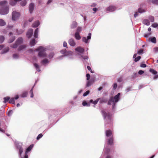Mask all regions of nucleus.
<instances>
[{
	"label": "nucleus",
	"instance_id": "nucleus-60",
	"mask_svg": "<svg viewBox=\"0 0 158 158\" xmlns=\"http://www.w3.org/2000/svg\"><path fill=\"white\" fill-rule=\"evenodd\" d=\"M87 68L89 70L91 73H93L94 72L92 71V70L90 68V67L89 66H87Z\"/></svg>",
	"mask_w": 158,
	"mask_h": 158
},
{
	"label": "nucleus",
	"instance_id": "nucleus-4",
	"mask_svg": "<svg viewBox=\"0 0 158 158\" xmlns=\"http://www.w3.org/2000/svg\"><path fill=\"white\" fill-rule=\"evenodd\" d=\"M118 94H117L114 98H111L110 101L108 102V104L111 105L118 102Z\"/></svg>",
	"mask_w": 158,
	"mask_h": 158
},
{
	"label": "nucleus",
	"instance_id": "nucleus-59",
	"mask_svg": "<svg viewBox=\"0 0 158 158\" xmlns=\"http://www.w3.org/2000/svg\"><path fill=\"white\" fill-rule=\"evenodd\" d=\"M144 73V72L142 70H140L138 72V73L139 75H142Z\"/></svg>",
	"mask_w": 158,
	"mask_h": 158
},
{
	"label": "nucleus",
	"instance_id": "nucleus-26",
	"mask_svg": "<svg viewBox=\"0 0 158 158\" xmlns=\"http://www.w3.org/2000/svg\"><path fill=\"white\" fill-rule=\"evenodd\" d=\"M94 80H87L86 83V86L89 87L94 82Z\"/></svg>",
	"mask_w": 158,
	"mask_h": 158
},
{
	"label": "nucleus",
	"instance_id": "nucleus-36",
	"mask_svg": "<svg viewBox=\"0 0 158 158\" xmlns=\"http://www.w3.org/2000/svg\"><path fill=\"white\" fill-rule=\"evenodd\" d=\"M6 25V23L2 19H0V26H2Z\"/></svg>",
	"mask_w": 158,
	"mask_h": 158
},
{
	"label": "nucleus",
	"instance_id": "nucleus-46",
	"mask_svg": "<svg viewBox=\"0 0 158 158\" xmlns=\"http://www.w3.org/2000/svg\"><path fill=\"white\" fill-rule=\"evenodd\" d=\"M60 52L62 54L65 55L67 52L66 50L65 49H62L60 51Z\"/></svg>",
	"mask_w": 158,
	"mask_h": 158
},
{
	"label": "nucleus",
	"instance_id": "nucleus-24",
	"mask_svg": "<svg viewBox=\"0 0 158 158\" xmlns=\"http://www.w3.org/2000/svg\"><path fill=\"white\" fill-rule=\"evenodd\" d=\"M105 134L106 137L110 136L112 134V132L110 130H106L105 131Z\"/></svg>",
	"mask_w": 158,
	"mask_h": 158
},
{
	"label": "nucleus",
	"instance_id": "nucleus-35",
	"mask_svg": "<svg viewBox=\"0 0 158 158\" xmlns=\"http://www.w3.org/2000/svg\"><path fill=\"white\" fill-rule=\"evenodd\" d=\"M149 40H151V41L154 43H156V39L155 37H153L152 38H149Z\"/></svg>",
	"mask_w": 158,
	"mask_h": 158
},
{
	"label": "nucleus",
	"instance_id": "nucleus-50",
	"mask_svg": "<svg viewBox=\"0 0 158 158\" xmlns=\"http://www.w3.org/2000/svg\"><path fill=\"white\" fill-rule=\"evenodd\" d=\"M138 76V74L137 73H134L132 76V77L133 78H135L136 77H137Z\"/></svg>",
	"mask_w": 158,
	"mask_h": 158
},
{
	"label": "nucleus",
	"instance_id": "nucleus-42",
	"mask_svg": "<svg viewBox=\"0 0 158 158\" xmlns=\"http://www.w3.org/2000/svg\"><path fill=\"white\" fill-rule=\"evenodd\" d=\"M54 55V53L53 52H52L50 53V54L48 55V57L49 59H51L53 57Z\"/></svg>",
	"mask_w": 158,
	"mask_h": 158
},
{
	"label": "nucleus",
	"instance_id": "nucleus-57",
	"mask_svg": "<svg viewBox=\"0 0 158 158\" xmlns=\"http://www.w3.org/2000/svg\"><path fill=\"white\" fill-rule=\"evenodd\" d=\"M86 77H87V80H88L89 79L90 76L89 73H87L86 75Z\"/></svg>",
	"mask_w": 158,
	"mask_h": 158
},
{
	"label": "nucleus",
	"instance_id": "nucleus-56",
	"mask_svg": "<svg viewBox=\"0 0 158 158\" xmlns=\"http://www.w3.org/2000/svg\"><path fill=\"white\" fill-rule=\"evenodd\" d=\"M143 52V49H140L137 52V53L139 54H142Z\"/></svg>",
	"mask_w": 158,
	"mask_h": 158
},
{
	"label": "nucleus",
	"instance_id": "nucleus-33",
	"mask_svg": "<svg viewBox=\"0 0 158 158\" xmlns=\"http://www.w3.org/2000/svg\"><path fill=\"white\" fill-rule=\"evenodd\" d=\"M9 102L10 103L13 104H15V98H14L10 99Z\"/></svg>",
	"mask_w": 158,
	"mask_h": 158
},
{
	"label": "nucleus",
	"instance_id": "nucleus-25",
	"mask_svg": "<svg viewBox=\"0 0 158 158\" xmlns=\"http://www.w3.org/2000/svg\"><path fill=\"white\" fill-rule=\"evenodd\" d=\"M37 43V41L35 38L32 39L30 42V45L31 47L34 46Z\"/></svg>",
	"mask_w": 158,
	"mask_h": 158
},
{
	"label": "nucleus",
	"instance_id": "nucleus-18",
	"mask_svg": "<svg viewBox=\"0 0 158 158\" xmlns=\"http://www.w3.org/2000/svg\"><path fill=\"white\" fill-rule=\"evenodd\" d=\"M49 62V61L46 58H45L41 61L42 64L44 65H46Z\"/></svg>",
	"mask_w": 158,
	"mask_h": 158
},
{
	"label": "nucleus",
	"instance_id": "nucleus-13",
	"mask_svg": "<svg viewBox=\"0 0 158 158\" xmlns=\"http://www.w3.org/2000/svg\"><path fill=\"white\" fill-rule=\"evenodd\" d=\"M68 43L71 46L74 47L76 45V44L74 40L73 39H70L68 40Z\"/></svg>",
	"mask_w": 158,
	"mask_h": 158
},
{
	"label": "nucleus",
	"instance_id": "nucleus-37",
	"mask_svg": "<svg viewBox=\"0 0 158 158\" xmlns=\"http://www.w3.org/2000/svg\"><path fill=\"white\" fill-rule=\"evenodd\" d=\"M149 71L154 75H156L157 73V72L156 71L152 69H150L149 70Z\"/></svg>",
	"mask_w": 158,
	"mask_h": 158
},
{
	"label": "nucleus",
	"instance_id": "nucleus-34",
	"mask_svg": "<svg viewBox=\"0 0 158 158\" xmlns=\"http://www.w3.org/2000/svg\"><path fill=\"white\" fill-rule=\"evenodd\" d=\"M23 31L22 30H20L19 31L16 30V32L14 33V34L16 35H19L22 33Z\"/></svg>",
	"mask_w": 158,
	"mask_h": 158
},
{
	"label": "nucleus",
	"instance_id": "nucleus-11",
	"mask_svg": "<svg viewBox=\"0 0 158 158\" xmlns=\"http://www.w3.org/2000/svg\"><path fill=\"white\" fill-rule=\"evenodd\" d=\"M116 9V7L113 6H110L107 7L106 9V11L107 12H112Z\"/></svg>",
	"mask_w": 158,
	"mask_h": 158
},
{
	"label": "nucleus",
	"instance_id": "nucleus-22",
	"mask_svg": "<svg viewBox=\"0 0 158 158\" xmlns=\"http://www.w3.org/2000/svg\"><path fill=\"white\" fill-rule=\"evenodd\" d=\"M33 65L34 67L36 69V71L37 72H40V66L38 64L36 63H34Z\"/></svg>",
	"mask_w": 158,
	"mask_h": 158
},
{
	"label": "nucleus",
	"instance_id": "nucleus-19",
	"mask_svg": "<svg viewBox=\"0 0 158 158\" xmlns=\"http://www.w3.org/2000/svg\"><path fill=\"white\" fill-rule=\"evenodd\" d=\"M77 26V23L75 21H73L70 25V28L71 29L75 28Z\"/></svg>",
	"mask_w": 158,
	"mask_h": 158
},
{
	"label": "nucleus",
	"instance_id": "nucleus-29",
	"mask_svg": "<svg viewBox=\"0 0 158 158\" xmlns=\"http://www.w3.org/2000/svg\"><path fill=\"white\" fill-rule=\"evenodd\" d=\"M108 144L110 145H112L113 143V138L112 137L108 139Z\"/></svg>",
	"mask_w": 158,
	"mask_h": 158
},
{
	"label": "nucleus",
	"instance_id": "nucleus-51",
	"mask_svg": "<svg viewBox=\"0 0 158 158\" xmlns=\"http://www.w3.org/2000/svg\"><path fill=\"white\" fill-rule=\"evenodd\" d=\"M26 47L25 45H22L20 46L19 48V50H22Z\"/></svg>",
	"mask_w": 158,
	"mask_h": 158
},
{
	"label": "nucleus",
	"instance_id": "nucleus-21",
	"mask_svg": "<svg viewBox=\"0 0 158 158\" xmlns=\"http://www.w3.org/2000/svg\"><path fill=\"white\" fill-rule=\"evenodd\" d=\"M34 5L33 3H31L29 5V8L30 12L31 13L33 10Z\"/></svg>",
	"mask_w": 158,
	"mask_h": 158
},
{
	"label": "nucleus",
	"instance_id": "nucleus-63",
	"mask_svg": "<svg viewBox=\"0 0 158 158\" xmlns=\"http://www.w3.org/2000/svg\"><path fill=\"white\" fill-rule=\"evenodd\" d=\"M12 113V110L9 111L8 113L7 114L8 116H10L11 115Z\"/></svg>",
	"mask_w": 158,
	"mask_h": 158
},
{
	"label": "nucleus",
	"instance_id": "nucleus-41",
	"mask_svg": "<svg viewBox=\"0 0 158 158\" xmlns=\"http://www.w3.org/2000/svg\"><path fill=\"white\" fill-rule=\"evenodd\" d=\"M27 4V1L26 0H24L20 3V4L22 6H24L26 5Z\"/></svg>",
	"mask_w": 158,
	"mask_h": 158
},
{
	"label": "nucleus",
	"instance_id": "nucleus-52",
	"mask_svg": "<svg viewBox=\"0 0 158 158\" xmlns=\"http://www.w3.org/2000/svg\"><path fill=\"white\" fill-rule=\"evenodd\" d=\"M145 12V10L141 8L138 9V12L139 13H142Z\"/></svg>",
	"mask_w": 158,
	"mask_h": 158
},
{
	"label": "nucleus",
	"instance_id": "nucleus-44",
	"mask_svg": "<svg viewBox=\"0 0 158 158\" xmlns=\"http://www.w3.org/2000/svg\"><path fill=\"white\" fill-rule=\"evenodd\" d=\"M148 19L150 20V21L152 22H153L154 21V17L152 16H149L148 17Z\"/></svg>",
	"mask_w": 158,
	"mask_h": 158
},
{
	"label": "nucleus",
	"instance_id": "nucleus-14",
	"mask_svg": "<svg viewBox=\"0 0 158 158\" xmlns=\"http://www.w3.org/2000/svg\"><path fill=\"white\" fill-rule=\"evenodd\" d=\"M33 33V30L32 28L29 29L27 33V36L28 38H30L32 36Z\"/></svg>",
	"mask_w": 158,
	"mask_h": 158
},
{
	"label": "nucleus",
	"instance_id": "nucleus-28",
	"mask_svg": "<svg viewBox=\"0 0 158 158\" xmlns=\"http://www.w3.org/2000/svg\"><path fill=\"white\" fill-rule=\"evenodd\" d=\"M8 2L6 0L2 1L0 2V6H3L6 5L7 4Z\"/></svg>",
	"mask_w": 158,
	"mask_h": 158
},
{
	"label": "nucleus",
	"instance_id": "nucleus-54",
	"mask_svg": "<svg viewBox=\"0 0 158 158\" xmlns=\"http://www.w3.org/2000/svg\"><path fill=\"white\" fill-rule=\"evenodd\" d=\"M13 57L14 59H17L19 58V56L16 54H14L13 56Z\"/></svg>",
	"mask_w": 158,
	"mask_h": 158
},
{
	"label": "nucleus",
	"instance_id": "nucleus-6",
	"mask_svg": "<svg viewBox=\"0 0 158 158\" xmlns=\"http://www.w3.org/2000/svg\"><path fill=\"white\" fill-rule=\"evenodd\" d=\"M91 34L89 33L88 34L87 37H83L82 38V41L86 44H88L90 41L91 38Z\"/></svg>",
	"mask_w": 158,
	"mask_h": 158
},
{
	"label": "nucleus",
	"instance_id": "nucleus-40",
	"mask_svg": "<svg viewBox=\"0 0 158 158\" xmlns=\"http://www.w3.org/2000/svg\"><path fill=\"white\" fill-rule=\"evenodd\" d=\"M82 105L84 106H90V104L89 103H87L86 101H85L83 102H82Z\"/></svg>",
	"mask_w": 158,
	"mask_h": 158
},
{
	"label": "nucleus",
	"instance_id": "nucleus-7",
	"mask_svg": "<svg viewBox=\"0 0 158 158\" xmlns=\"http://www.w3.org/2000/svg\"><path fill=\"white\" fill-rule=\"evenodd\" d=\"M23 42V39L22 38H19L16 40V43L15 44H13L11 45V47L14 48H15L17 47L20 45Z\"/></svg>",
	"mask_w": 158,
	"mask_h": 158
},
{
	"label": "nucleus",
	"instance_id": "nucleus-47",
	"mask_svg": "<svg viewBox=\"0 0 158 158\" xmlns=\"http://www.w3.org/2000/svg\"><path fill=\"white\" fill-rule=\"evenodd\" d=\"M141 58V57L140 56H138L135 58L134 61L135 62H137L139 61L140 59Z\"/></svg>",
	"mask_w": 158,
	"mask_h": 158
},
{
	"label": "nucleus",
	"instance_id": "nucleus-49",
	"mask_svg": "<svg viewBox=\"0 0 158 158\" xmlns=\"http://www.w3.org/2000/svg\"><path fill=\"white\" fill-rule=\"evenodd\" d=\"M43 135L42 134H39L36 138V139L37 140L39 139L40 138H41L43 136Z\"/></svg>",
	"mask_w": 158,
	"mask_h": 158
},
{
	"label": "nucleus",
	"instance_id": "nucleus-45",
	"mask_svg": "<svg viewBox=\"0 0 158 158\" xmlns=\"http://www.w3.org/2000/svg\"><path fill=\"white\" fill-rule=\"evenodd\" d=\"M82 30V28L81 27H77V31L76 32H78V33H79Z\"/></svg>",
	"mask_w": 158,
	"mask_h": 158
},
{
	"label": "nucleus",
	"instance_id": "nucleus-32",
	"mask_svg": "<svg viewBox=\"0 0 158 158\" xmlns=\"http://www.w3.org/2000/svg\"><path fill=\"white\" fill-rule=\"evenodd\" d=\"M143 23L147 25L148 26L150 25V22L148 19H144L143 21Z\"/></svg>",
	"mask_w": 158,
	"mask_h": 158
},
{
	"label": "nucleus",
	"instance_id": "nucleus-8",
	"mask_svg": "<svg viewBox=\"0 0 158 158\" xmlns=\"http://www.w3.org/2000/svg\"><path fill=\"white\" fill-rule=\"evenodd\" d=\"M75 51L78 55H80L83 54L85 50L83 48L80 46H78L75 49Z\"/></svg>",
	"mask_w": 158,
	"mask_h": 158
},
{
	"label": "nucleus",
	"instance_id": "nucleus-39",
	"mask_svg": "<svg viewBox=\"0 0 158 158\" xmlns=\"http://www.w3.org/2000/svg\"><path fill=\"white\" fill-rule=\"evenodd\" d=\"M27 92H23L21 95V97L22 98H24L27 96Z\"/></svg>",
	"mask_w": 158,
	"mask_h": 158
},
{
	"label": "nucleus",
	"instance_id": "nucleus-16",
	"mask_svg": "<svg viewBox=\"0 0 158 158\" xmlns=\"http://www.w3.org/2000/svg\"><path fill=\"white\" fill-rule=\"evenodd\" d=\"M12 34V33L11 32H10L9 34L10 37L9 40V43H11L13 42L15 39V36H11V35Z\"/></svg>",
	"mask_w": 158,
	"mask_h": 158
},
{
	"label": "nucleus",
	"instance_id": "nucleus-17",
	"mask_svg": "<svg viewBox=\"0 0 158 158\" xmlns=\"http://www.w3.org/2000/svg\"><path fill=\"white\" fill-rule=\"evenodd\" d=\"M81 58V60L83 61L84 63V64H85V62H86V60H88L89 59L88 56H81L80 57Z\"/></svg>",
	"mask_w": 158,
	"mask_h": 158
},
{
	"label": "nucleus",
	"instance_id": "nucleus-20",
	"mask_svg": "<svg viewBox=\"0 0 158 158\" xmlns=\"http://www.w3.org/2000/svg\"><path fill=\"white\" fill-rule=\"evenodd\" d=\"M39 32V29L38 28H36L34 34V38H38Z\"/></svg>",
	"mask_w": 158,
	"mask_h": 158
},
{
	"label": "nucleus",
	"instance_id": "nucleus-2",
	"mask_svg": "<svg viewBox=\"0 0 158 158\" xmlns=\"http://www.w3.org/2000/svg\"><path fill=\"white\" fill-rule=\"evenodd\" d=\"M101 112L105 122L107 123L110 122L111 121V119L109 113H107L104 110H102Z\"/></svg>",
	"mask_w": 158,
	"mask_h": 158
},
{
	"label": "nucleus",
	"instance_id": "nucleus-61",
	"mask_svg": "<svg viewBox=\"0 0 158 158\" xmlns=\"http://www.w3.org/2000/svg\"><path fill=\"white\" fill-rule=\"evenodd\" d=\"M146 66V65L144 64H141L140 65V67L142 68H145Z\"/></svg>",
	"mask_w": 158,
	"mask_h": 158
},
{
	"label": "nucleus",
	"instance_id": "nucleus-5",
	"mask_svg": "<svg viewBox=\"0 0 158 158\" xmlns=\"http://www.w3.org/2000/svg\"><path fill=\"white\" fill-rule=\"evenodd\" d=\"M20 15V14L19 12L16 11H13L12 14V20L14 21L18 20L19 19Z\"/></svg>",
	"mask_w": 158,
	"mask_h": 158
},
{
	"label": "nucleus",
	"instance_id": "nucleus-12",
	"mask_svg": "<svg viewBox=\"0 0 158 158\" xmlns=\"http://www.w3.org/2000/svg\"><path fill=\"white\" fill-rule=\"evenodd\" d=\"M64 56L68 57L69 59H72L73 58V52L71 51H68L66 53Z\"/></svg>",
	"mask_w": 158,
	"mask_h": 158
},
{
	"label": "nucleus",
	"instance_id": "nucleus-10",
	"mask_svg": "<svg viewBox=\"0 0 158 158\" xmlns=\"http://www.w3.org/2000/svg\"><path fill=\"white\" fill-rule=\"evenodd\" d=\"M33 145H30L27 149L26 151L25 152V156L24 157H21V158H28V156L27 153L30 151L33 148Z\"/></svg>",
	"mask_w": 158,
	"mask_h": 158
},
{
	"label": "nucleus",
	"instance_id": "nucleus-1",
	"mask_svg": "<svg viewBox=\"0 0 158 158\" xmlns=\"http://www.w3.org/2000/svg\"><path fill=\"white\" fill-rule=\"evenodd\" d=\"M47 48L42 46H40L35 50V51L38 52V56L44 58L47 56V54L46 53Z\"/></svg>",
	"mask_w": 158,
	"mask_h": 158
},
{
	"label": "nucleus",
	"instance_id": "nucleus-64",
	"mask_svg": "<svg viewBox=\"0 0 158 158\" xmlns=\"http://www.w3.org/2000/svg\"><path fill=\"white\" fill-rule=\"evenodd\" d=\"M117 87V85L115 83L113 85V88L114 89H115Z\"/></svg>",
	"mask_w": 158,
	"mask_h": 158
},
{
	"label": "nucleus",
	"instance_id": "nucleus-3",
	"mask_svg": "<svg viewBox=\"0 0 158 158\" xmlns=\"http://www.w3.org/2000/svg\"><path fill=\"white\" fill-rule=\"evenodd\" d=\"M9 8L8 6L0 8V14L5 15L7 14L9 12Z\"/></svg>",
	"mask_w": 158,
	"mask_h": 158
},
{
	"label": "nucleus",
	"instance_id": "nucleus-27",
	"mask_svg": "<svg viewBox=\"0 0 158 158\" xmlns=\"http://www.w3.org/2000/svg\"><path fill=\"white\" fill-rule=\"evenodd\" d=\"M74 36L77 40H79L81 39V37L79 33L78 32H76L74 34Z\"/></svg>",
	"mask_w": 158,
	"mask_h": 158
},
{
	"label": "nucleus",
	"instance_id": "nucleus-15",
	"mask_svg": "<svg viewBox=\"0 0 158 158\" xmlns=\"http://www.w3.org/2000/svg\"><path fill=\"white\" fill-rule=\"evenodd\" d=\"M40 24L39 21L36 20L32 24L31 26L33 28H36L38 27Z\"/></svg>",
	"mask_w": 158,
	"mask_h": 158
},
{
	"label": "nucleus",
	"instance_id": "nucleus-23",
	"mask_svg": "<svg viewBox=\"0 0 158 158\" xmlns=\"http://www.w3.org/2000/svg\"><path fill=\"white\" fill-rule=\"evenodd\" d=\"M9 48L8 47H7L2 50L1 53L2 54L6 53L9 51Z\"/></svg>",
	"mask_w": 158,
	"mask_h": 158
},
{
	"label": "nucleus",
	"instance_id": "nucleus-31",
	"mask_svg": "<svg viewBox=\"0 0 158 158\" xmlns=\"http://www.w3.org/2000/svg\"><path fill=\"white\" fill-rule=\"evenodd\" d=\"M99 99L98 98L96 100L93 101V100L91 99L89 100L90 103H93L94 105L96 104L99 100Z\"/></svg>",
	"mask_w": 158,
	"mask_h": 158
},
{
	"label": "nucleus",
	"instance_id": "nucleus-38",
	"mask_svg": "<svg viewBox=\"0 0 158 158\" xmlns=\"http://www.w3.org/2000/svg\"><path fill=\"white\" fill-rule=\"evenodd\" d=\"M10 99V98L9 97H4L3 98L4 101L3 102L4 103H5L7 102Z\"/></svg>",
	"mask_w": 158,
	"mask_h": 158
},
{
	"label": "nucleus",
	"instance_id": "nucleus-9",
	"mask_svg": "<svg viewBox=\"0 0 158 158\" xmlns=\"http://www.w3.org/2000/svg\"><path fill=\"white\" fill-rule=\"evenodd\" d=\"M109 151V150L106 147L104 150V155L103 156V158H111V156L108 154Z\"/></svg>",
	"mask_w": 158,
	"mask_h": 158
},
{
	"label": "nucleus",
	"instance_id": "nucleus-62",
	"mask_svg": "<svg viewBox=\"0 0 158 158\" xmlns=\"http://www.w3.org/2000/svg\"><path fill=\"white\" fill-rule=\"evenodd\" d=\"M154 51L155 52H158V47H155L154 48Z\"/></svg>",
	"mask_w": 158,
	"mask_h": 158
},
{
	"label": "nucleus",
	"instance_id": "nucleus-48",
	"mask_svg": "<svg viewBox=\"0 0 158 158\" xmlns=\"http://www.w3.org/2000/svg\"><path fill=\"white\" fill-rule=\"evenodd\" d=\"M33 87L32 88V89L30 90V93L31 94V96H30L31 98H33L34 97V95H33Z\"/></svg>",
	"mask_w": 158,
	"mask_h": 158
},
{
	"label": "nucleus",
	"instance_id": "nucleus-43",
	"mask_svg": "<svg viewBox=\"0 0 158 158\" xmlns=\"http://www.w3.org/2000/svg\"><path fill=\"white\" fill-rule=\"evenodd\" d=\"M4 40V37L3 36H0V44L3 42Z\"/></svg>",
	"mask_w": 158,
	"mask_h": 158
},
{
	"label": "nucleus",
	"instance_id": "nucleus-58",
	"mask_svg": "<svg viewBox=\"0 0 158 158\" xmlns=\"http://www.w3.org/2000/svg\"><path fill=\"white\" fill-rule=\"evenodd\" d=\"M63 47H66L67 48H68L67 46V43L65 41H64L63 44Z\"/></svg>",
	"mask_w": 158,
	"mask_h": 158
},
{
	"label": "nucleus",
	"instance_id": "nucleus-55",
	"mask_svg": "<svg viewBox=\"0 0 158 158\" xmlns=\"http://www.w3.org/2000/svg\"><path fill=\"white\" fill-rule=\"evenodd\" d=\"M152 26L155 28L157 27L158 26V24L157 23H154L152 25Z\"/></svg>",
	"mask_w": 158,
	"mask_h": 158
},
{
	"label": "nucleus",
	"instance_id": "nucleus-53",
	"mask_svg": "<svg viewBox=\"0 0 158 158\" xmlns=\"http://www.w3.org/2000/svg\"><path fill=\"white\" fill-rule=\"evenodd\" d=\"M89 93V90H88L86 91L83 94V96L84 97H85Z\"/></svg>",
	"mask_w": 158,
	"mask_h": 158
},
{
	"label": "nucleus",
	"instance_id": "nucleus-30",
	"mask_svg": "<svg viewBox=\"0 0 158 158\" xmlns=\"http://www.w3.org/2000/svg\"><path fill=\"white\" fill-rule=\"evenodd\" d=\"M21 144H20V145H19V147H17L18 148H19V154L20 156H21L22 153L23 152V148H22L21 147Z\"/></svg>",
	"mask_w": 158,
	"mask_h": 158
}]
</instances>
